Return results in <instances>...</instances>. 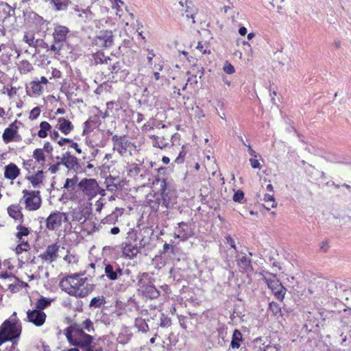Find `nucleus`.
Here are the masks:
<instances>
[{"label": "nucleus", "mask_w": 351, "mask_h": 351, "mask_svg": "<svg viewBox=\"0 0 351 351\" xmlns=\"http://www.w3.org/2000/svg\"><path fill=\"white\" fill-rule=\"evenodd\" d=\"M265 251H269L266 256L267 260L265 259V262L267 264L271 265V272H268L270 276H272V278H269L265 276V282L267 283V285L269 289L271 290V292L274 295L276 300L280 302H282L285 298V293L287 292L286 288H285L280 280L276 277L274 273L280 270L281 267L278 261V258L279 257L278 253L276 249H269L265 250Z\"/></svg>", "instance_id": "obj_1"}, {"label": "nucleus", "mask_w": 351, "mask_h": 351, "mask_svg": "<svg viewBox=\"0 0 351 351\" xmlns=\"http://www.w3.org/2000/svg\"><path fill=\"white\" fill-rule=\"evenodd\" d=\"M80 274L71 275L63 279L60 287L61 289L70 295L83 298L93 290V285L88 282L86 277Z\"/></svg>", "instance_id": "obj_2"}, {"label": "nucleus", "mask_w": 351, "mask_h": 351, "mask_svg": "<svg viewBox=\"0 0 351 351\" xmlns=\"http://www.w3.org/2000/svg\"><path fill=\"white\" fill-rule=\"evenodd\" d=\"M64 335L72 346L81 348L90 346L93 342V337L82 330L79 324H73L64 330Z\"/></svg>", "instance_id": "obj_3"}, {"label": "nucleus", "mask_w": 351, "mask_h": 351, "mask_svg": "<svg viewBox=\"0 0 351 351\" xmlns=\"http://www.w3.org/2000/svg\"><path fill=\"white\" fill-rule=\"evenodd\" d=\"M79 193L86 200H91L100 192L98 182L93 178H83L77 184Z\"/></svg>", "instance_id": "obj_4"}, {"label": "nucleus", "mask_w": 351, "mask_h": 351, "mask_svg": "<svg viewBox=\"0 0 351 351\" xmlns=\"http://www.w3.org/2000/svg\"><path fill=\"white\" fill-rule=\"evenodd\" d=\"M23 198L25 208L29 211H34L39 209L41 206L42 199L39 191L23 190Z\"/></svg>", "instance_id": "obj_5"}, {"label": "nucleus", "mask_w": 351, "mask_h": 351, "mask_svg": "<svg viewBox=\"0 0 351 351\" xmlns=\"http://www.w3.org/2000/svg\"><path fill=\"white\" fill-rule=\"evenodd\" d=\"M20 332L21 330L16 323L5 321L0 328V345L19 337Z\"/></svg>", "instance_id": "obj_6"}, {"label": "nucleus", "mask_w": 351, "mask_h": 351, "mask_svg": "<svg viewBox=\"0 0 351 351\" xmlns=\"http://www.w3.org/2000/svg\"><path fill=\"white\" fill-rule=\"evenodd\" d=\"M69 220L64 213L55 212L49 215L46 220V226L49 230H54L61 226L63 221Z\"/></svg>", "instance_id": "obj_7"}, {"label": "nucleus", "mask_w": 351, "mask_h": 351, "mask_svg": "<svg viewBox=\"0 0 351 351\" xmlns=\"http://www.w3.org/2000/svg\"><path fill=\"white\" fill-rule=\"evenodd\" d=\"M59 249L60 245L57 243L49 245L43 253L39 254L38 257L43 263L51 264L58 258Z\"/></svg>", "instance_id": "obj_8"}, {"label": "nucleus", "mask_w": 351, "mask_h": 351, "mask_svg": "<svg viewBox=\"0 0 351 351\" xmlns=\"http://www.w3.org/2000/svg\"><path fill=\"white\" fill-rule=\"evenodd\" d=\"M48 82V80L43 76L40 80H36L30 82L29 86L26 87L27 95L30 97L39 96L43 90V86Z\"/></svg>", "instance_id": "obj_9"}, {"label": "nucleus", "mask_w": 351, "mask_h": 351, "mask_svg": "<svg viewBox=\"0 0 351 351\" xmlns=\"http://www.w3.org/2000/svg\"><path fill=\"white\" fill-rule=\"evenodd\" d=\"M113 149L119 152L121 156H123L128 149L132 145V143L125 139V136H119L114 135L112 136Z\"/></svg>", "instance_id": "obj_10"}, {"label": "nucleus", "mask_w": 351, "mask_h": 351, "mask_svg": "<svg viewBox=\"0 0 351 351\" xmlns=\"http://www.w3.org/2000/svg\"><path fill=\"white\" fill-rule=\"evenodd\" d=\"M47 315L43 311L40 309L29 310L27 312V318L28 322L32 323L36 326H41L44 324L46 320Z\"/></svg>", "instance_id": "obj_11"}, {"label": "nucleus", "mask_w": 351, "mask_h": 351, "mask_svg": "<svg viewBox=\"0 0 351 351\" xmlns=\"http://www.w3.org/2000/svg\"><path fill=\"white\" fill-rule=\"evenodd\" d=\"M61 163L69 170L76 171L80 168L78 159L70 152H66L62 155Z\"/></svg>", "instance_id": "obj_12"}, {"label": "nucleus", "mask_w": 351, "mask_h": 351, "mask_svg": "<svg viewBox=\"0 0 351 351\" xmlns=\"http://www.w3.org/2000/svg\"><path fill=\"white\" fill-rule=\"evenodd\" d=\"M19 128L15 123H12L4 130L2 134V138L5 143H9L13 141H18L20 138L18 134Z\"/></svg>", "instance_id": "obj_13"}, {"label": "nucleus", "mask_w": 351, "mask_h": 351, "mask_svg": "<svg viewBox=\"0 0 351 351\" xmlns=\"http://www.w3.org/2000/svg\"><path fill=\"white\" fill-rule=\"evenodd\" d=\"M104 269L107 278L110 280H116L123 274V269L116 263L106 264Z\"/></svg>", "instance_id": "obj_14"}, {"label": "nucleus", "mask_w": 351, "mask_h": 351, "mask_svg": "<svg viewBox=\"0 0 351 351\" xmlns=\"http://www.w3.org/2000/svg\"><path fill=\"white\" fill-rule=\"evenodd\" d=\"M70 215L72 221L83 223L86 221L89 213L82 206H77L71 210Z\"/></svg>", "instance_id": "obj_15"}, {"label": "nucleus", "mask_w": 351, "mask_h": 351, "mask_svg": "<svg viewBox=\"0 0 351 351\" xmlns=\"http://www.w3.org/2000/svg\"><path fill=\"white\" fill-rule=\"evenodd\" d=\"M69 32V29L68 27L64 25H56L54 27V32L53 34L54 43L64 45V43L66 41V35Z\"/></svg>", "instance_id": "obj_16"}, {"label": "nucleus", "mask_w": 351, "mask_h": 351, "mask_svg": "<svg viewBox=\"0 0 351 351\" xmlns=\"http://www.w3.org/2000/svg\"><path fill=\"white\" fill-rule=\"evenodd\" d=\"M139 290L145 297L152 300L156 299L160 295L158 290L150 282L142 285Z\"/></svg>", "instance_id": "obj_17"}, {"label": "nucleus", "mask_w": 351, "mask_h": 351, "mask_svg": "<svg viewBox=\"0 0 351 351\" xmlns=\"http://www.w3.org/2000/svg\"><path fill=\"white\" fill-rule=\"evenodd\" d=\"M237 261L238 266L242 271H248L252 269L251 261L245 253L238 254Z\"/></svg>", "instance_id": "obj_18"}, {"label": "nucleus", "mask_w": 351, "mask_h": 351, "mask_svg": "<svg viewBox=\"0 0 351 351\" xmlns=\"http://www.w3.org/2000/svg\"><path fill=\"white\" fill-rule=\"evenodd\" d=\"M179 5L182 8V10L186 13V17L191 18L192 23H195L194 15L195 14V8L193 2L191 1H186L185 3L180 1Z\"/></svg>", "instance_id": "obj_19"}, {"label": "nucleus", "mask_w": 351, "mask_h": 351, "mask_svg": "<svg viewBox=\"0 0 351 351\" xmlns=\"http://www.w3.org/2000/svg\"><path fill=\"white\" fill-rule=\"evenodd\" d=\"M58 129L65 135L69 134L73 130L72 123L64 117H60L58 120Z\"/></svg>", "instance_id": "obj_20"}, {"label": "nucleus", "mask_w": 351, "mask_h": 351, "mask_svg": "<svg viewBox=\"0 0 351 351\" xmlns=\"http://www.w3.org/2000/svg\"><path fill=\"white\" fill-rule=\"evenodd\" d=\"M20 173V169L14 164L10 163L5 167L4 176L6 178L10 180H14Z\"/></svg>", "instance_id": "obj_21"}, {"label": "nucleus", "mask_w": 351, "mask_h": 351, "mask_svg": "<svg viewBox=\"0 0 351 351\" xmlns=\"http://www.w3.org/2000/svg\"><path fill=\"white\" fill-rule=\"evenodd\" d=\"M123 63L117 61L113 63L110 69L112 73L120 74L119 79L125 77L128 75V72L125 70L122 69Z\"/></svg>", "instance_id": "obj_22"}, {"label": "nucleus", "mask_w": 351, "mask_h": 351, "mask_svg": "<svg viewBox=\"0 0 351 351\" xmlns=\"http://www.w3.org/2000/svg\"><path fill=\"white\" fill-rule=\"evenodd\" d=\"M50 3L56 11H62L66 10L71 2L69 0H51Z\"/></svg>", "instance_id": "obj_23"}, {"label": "nucleus", "mask_w": 351, "mask_h": 351, "mask_svg": "<svg viewBox=\"0 0 351 351\" xmlns=\"http://www.w3.org/2000/svg\"><path fill=\"white\" fill-rule=\"evenodd\" d=\"M123 209L116 208L115 210L112 212L110 215H108L104 219V223H116L119 217L123 214Z\"/></svg>", "instance_id": "obj_24"}, {"label": "nucleus", "mask_w": 351, "mask_h": 351, "mask_svg": "<svg viewBox=\"0 0 351 351\" xmlns=\"http://www.w3.org/2000/svg\"><path fill=\"white\" fill-rule=\"evenodd\" d=\"M9 215L14 219H21L23 217L21 207L18 204H12L8 208Z\"/></svg>", "instance_id": "obj_25"}, {"label": "nucleus", "mask_w": 351, "mask_h": 351, "mask_svg": "<svg viewBox=\"0 0 351 351\" xmlns=\"http://www.w3.org/2000/svg\"><path fill=\"white\" fill-rule=\"evenodd\" d=\"M43 171H38L36 174L29 176L28 180L30 181L34 187H38L43 181Z\"/></svg>", "instance_id": "obj_26"}, {"label": "nucleus", "mask_w": 351, "mask_h": 351, "mask_svg": "<svg viewBox=\"0 0 351 351\" xmlns=\"http://www.w3.org/2000/svg\"><path fill=\"white\" fill-rule=\"evenodd\" d=\"M51 130V125L47 121H42L40 123V130L38 132V136L44 138H46L48 135V132Z\"/></svg>", "instance_id": "obj_27"}, {"label": "nucleus", "mask_w": 351, "mask_h": 351, "mask_svg": "<svg viewBox=\"0 0 351 351\" xmlns=\"http://www.w3.org/2000/svg\"><path fill=\"white\" fill-rule=\"evenodd\" d=\"M94 60L96 64H111L112 60L103 52L98 51L94 55Z\"/></svg>", "instance_id": "obj_28"}, {"label": "nucleus", "mask_w": 351, "mask_h": 351, "mask_svg": "<svg viewBox=\"0 0 351 351\" xmlns=\"http://www.w3.org/2000/svg\"><path fill=\"white\" fill-rule=\"evenodd\" d=\"M150 138L154 139L153 145L156 147L163 149L168 145L167 141L163 136L152 135Z\"/></svg>", "instance_id": "obj_29"}, {"label": "nucleus", "mask_w": 351, "mask_h": 351, "mask_svg": "<svg viewBox=\"0 0 351 351\" xmlns=\"http://www.w3.org/2000/svg\"><path fill=\"white\" fill-rule=\"evenodd\" d=\"M242 340V335L241 332L235 330L233 332L232 339L231 341V346L232 348H239L240 347V342Z\"/></svg>", "instance_id": "obj_30"}, {"label": "nucleus", "mask_w": 351, "mask_h": 351, "mask_svg": "<svg viewBox=\"0 0 351 351\" xmlns=\"http://www.w3.org/2000/svg\"><path fill=\"white\" fill-rule=\"evenodd\" d=\"M106 303L105 298L103 295H99L92 298L90 302L89 306L90 308H100Z\"/></svg>", "instance_id": "obj_31"}, {"label": "nucleus", "mask_w": 351, "mask_h": 351, "mask_svg": "<svg viewBox=\"0 0 351 351\" xmlns=\"http://www.w3.org/2000/svg\"><path fill=\"white\" fill-rule=\"evenodd\" d=\"M78 182V177L74 176L72 178H66L64 184V188L68 191H73Z\"/></svg>", "instance_id": "obj_32"}, {"label": "nucleus", "mask_w": 351, "mask_h": 351, "mask_svg": "<svg viewBox=\"0 0 351 351\" xmlns=\"http://www.w3.org/2000/svg\"><path fill=\"white\" fill-rule=\"evenodd\" d=\"M50 304L51 300L49 299L42 297L36 303L35 308L40 309V311H43V309L49 306Z\"/></svg>", "instance_id": "obj_33"}, {"label": "nucleus", "mask_w": 351, "mask_h": 351, "mask_svg": "<svg viewBox=\"0 0 351 351\" xmlns=\"http://www.w3.org/2000/svg\"><path fill=\"white\" fill-rule=\"evenodd\" d=\"M34 158L38 162H44L46 157L42 149L37 148L33 152Z\"/></svg>", "instance_id": "obj_34"}, {"label": "nucleus", "mask_w": 351, "mask_h": 351, "mask_svg": "<svg viewBox=\"0 0 351 351\" xmlns=\"http://www.w3.org/2000/svg\"><path fill=\"white\" fill-rule=\"evenodd\" d=\"M265 202L267 203V206L265 205V210H269L270 209L269 206L274 208L277 206V203L271 195L265 194Z\"/></svg>", "instance_id": "obj_35"}, {"label": "nucleus", "mask_w": 351, "mask_h": 351, "mask_svg": "<svg viewBox=\"0 0 351 351\" xmlns=\"http://www.w3.org/2000/svg\"><path fill=\"white\" fill-rule=\"evenodd\" d=\"M268 312L272 313L274 315L281 314V308L279 304L274 302H269Z\"/></svg>", "instance_id": "obj_36"}, {"label": "nucleus", "mask_w": 351, "mask_h": 351, "mask_svg": "<svg viewBox=\"0 0 351 351\" xmlns=\"http://www.w3.org/2000/svg\"><path fill=\"white\" fill-rule=\"evenodd\" d=\"M30 249L29 244L27 241H21L16 247L15 251L17 254H20L23 252H27Z\"/></svg>", "instance_id": "obj_37"}, {"label": "nucleus", "mask_w": 351, "mask_h": 351, "mask_svg": "<svg viewBox=\"0 0 351 351\" xmlns=\"http://www.w3.org/2000/svg\"><path fill=\"white\" fill-rule=\"evenodd\" d=\"M100 38H102L104 40L110 41V44L113 43V35L112 31H102L98 35Z\"/></svg>", "instance_id": "obj_38"}, {"label": "nucleus", "mask_w": 351, "mask_h": 351, "mask_svg": "<svg viewBox=\"0 0 351 351\" xmlns=\"http://www.w3.org/2000/svg\"><path fill=\"white\" fill-rule=\"evenodd\" d=\"M80 328H82V330H85L88 332L94 331L93 323L90 319H87L84 321L80 325Z\"/></svg>", "instance_id": "obj_39"}, {"label": "nucleus", "mask_w": 351, "mask_h": 351, "mask_svg": "<svg viewBox=\"0 0 351 351\" xmlns=\"http://www.w3.org/2000/svg\"><path fill=\"white\" fill-rule=\"evenodd\" d=\"M1 94H5L7 93L8 97L10 99L13 98L17 93V89L15 87H5L4 86L3 88L1 90Z\"/></svg>", "instance_id": "obj_40"}, {"label": "nucleus", "mask_w": 351, "mask_h": 351, "mask_svg": "<svg viewBox=\"0 0 351 351\" xmlns=\"http://www.w3.org/2000/svg\"><path fill=\"white\" fill-rule=\"evenodd\" d=\"M17 230L18 232L16 233V237L19 239L20 241L23 237L27 236L29 233V230L26 227L22 226H18Z\"/></svg>", "instance_id": "obj_41"}, {"label": "nucleus", "mask_w": 351, "mask_h": 351, "mask_svg": "<svg viewBox=\"0 0 351 351\" xmlns=\"http://www.w3.org/2000/svg\"><path fill=\"white\" fill-rule=\"evenodd\" d=\"M64 261L69 265H74L78 262V258L73 254L69 252L64 257Z\"/></svg>", "instance_id": "obj_42"}, {"label": "nucleus", "mask_w": 351, "mask_h": 351, "mask_svg": "<svg viewBox=\"0 0 351 351\" xmlns=\"http://www.w3.org/2000/svg\"><path fill=\"white\" fill-rule=\"evenodd\" d=\"M114 180L115 178H112V176L106 178V183L107 190L112 191L117 189V184L114 183Z\"/></svg>", "instance_id": "obj_43"}, {"label": "nucleus", "mask_w": 351, "mask_h": 351, "mask_svg": "<svg viewBox=\"0 0 351 351\" xmlns=\"http://www.w3.org/2000/svg\"><path fill=\"white\" fill-rule=\"evenodd\" d=\"M196 49L199 51L202 54H209L210 53V49H208V46L206 43H202V42H199L196 47Z\"/></svg>", "instance_id": "obj_44"}, {"label": "nucleus", "mask_w": 351, "mask_h": 351, "mask_svg": "<svg viewBox=\"0 0 351 351\" xmlns=\"http://www.w3.org/2000/svg\"><path fill=\"white\" fill-rule=\"evenodd\" d=\"M95 45H97L99 47H109L112 45L110 44V41L104 40L102 38H100L99 36H97L95 40Z\"/></svg>", "instance_id": "obj_45"}, {"label": "nucleus", "mask_w": 351, "mask_h": 351, "mask_svg": "<svg viewBox=\"0 0 351 351\" xmlns=\"http://www.w3.org/2000/svg\"><path fill=\"white\" fill-rule=\"evenodd\" d=\"M129 173L132 176H138L141 173V167L138 165H132L129 168Z\"/></svg>", "instance_id": "obj_46"}, {"label": "nucleus", "mask_w": 351, "mask_h": 351, "mask_svg": "<svg viewBox=\"0 0 351 351\" xmlns=\"http://www.w3.org/2000/svg\"><path fill=\"white\" fill-rule=\"evenodd\" d=\"M40 108L39 107H35L34 108L30 113H29V118L31 119V120H34L38 118V117L40 115Z\"/></svg>", "instance_id": "obj_47"}, {"label": "nucleus", "mask_w": 351, "mask_h": 351, "mask_svg": "<svg viewBox=\"0 0 351 351\" xmlns=\"http://www.w3.org/2000/svg\"><path fill=\"white\" fill-rule=\"evenodd\" d=\"M244 198V193L242 191L238 190L236 191L233 195V200L234 202H241V200Z\"/></svg>", "instance_id": "obj_48"}, {"label": "nucleus", "mask_w": 351, "mask_h": 351, "mask_svg": "<svg viewBox=\"0 0 351 351\" xmlns=\"http://www.w3.org/2000/svg\"><path fill=\"white\" fill-rule=\"evenodd\" d=\"M62 165V163H61V160L58 162H57L56 164H54L51 166H50L48 169V171L51 173H56V172H58L59 170H60V167Z\"/></svg>", "instance_id": "obj_49"}, {"label": "nucleus", "mask_w": 351, "mask_h": 351, "mask_svg": "<svg viewBox=\"0 0 351 351\" xmlns=\"http://www.w3.org/2000/svg\"><path fill=\"white\" fill-rule=\"evenodd\" d=\"M186 154V153L184 150L182 149V151H180L178 156L175 160V162L178 164L182 163L184 162Z\"/></svg>", "instance_id": "obj_50"}, {"label": "nucleus", "mask_w": 351, "mask_h": 351, "mask_svg": "<svg viewBox=\"0 0 351 351\" xmlns=\"http://www.w3.org/2000/svg\"><path fill=\"white\" fill-rule=\"evenodd\" d=\"M165 77L160 75L159 72H153V76L151 77L150 85L153 83V80L159 81L165 80Z\"/></svg>", "instance_id": "obj_51"}, {"label": "nucleus", "mask_w": 351, "mask_h": 351, "mask_svg": "<svg viewBox=\"0 0 351 351\" xmlns=\"http://www.w3.org/2000/svg\"><path fill=\"white\" fill-rule=\"evenodd\" d=\"M223 71L228 74H232L234 73V68L230 63H226L223 66Z\"/></svg>", "instance_id": "obj_52"}, {"label": "nucleus", "mask_w": 351, "mask_h": 351, "mask_svg": "<svg viewBox=\"0 0 351 351\" xmlns=\"http://www.w3.org/2000/svg\"><path fill=\"white\" fill-rule=\"evenodd\" d=\"M44 152L47 154H51L53 150V146L51 145L49 142H46L44 144L43 149H42Z\"/></svg>", "instance_id": "obj_53"}, {"label": "nucleus", "mask_w": 351, "mask_h": 351, "mask_svg": "<svg viewBox=\"0 0 351 351\" xmlns=\"http://www.w3.org/2000/svg\"><path fill=\"white\" fill-rule=\"evenodd\" d=\"M63 45L54 43L53 45H51L49 49L51 51H54L56 53H59L60 50L62 49Z\"/></svg>", "instance_id": "obj_54"}, {"label": "nucleus", "mask_w": 351, "mask_h": 351, "mask_svg": "<svg viewBox=\"0 0 351 351\" xmlns=\"http://www.w3.org/2000/svg\"><path fill=\"white\" fill-rule=\"evenodd\" d=\"M23 40L27 43L29 45L32 46L34 44V38L32 36L25 35Z\"/></svg>", "instance_id": "obj_55"}, {"label": "nucleus", "mask_w": 351, "mask_h": 351, "mask_svg": "<svg viewBox=\"0 0 351 351\" xmlns=\"http://www.w3.org/2000/svg\"><path fill=\"white\" fill-rule=\"evenodd\" d=\"M70 147L71 148L75 149V150L76 151L77 153H78V154L82 153V151L81 148L79 147V145L77 143L73 142V141L71 143Z\"/></svg>", "instance_id": "obj_56"}, {"label": "nucleus", "mask_w": 351, "mask_h": 351, "mask_svg": "<svg viewBox=\"0 0 351 351\" xmlns=\"http://www.w3.org/2000/svg\"><path fill=\"white\" fill-rule=\"evenodd\" d=\"M72 142V140L70 139V138H60L58 141V144L60 146H62L64 145L66 143H71Z\"/></svg>", "instance_id": "obj_57"}, {"label": "nucleus", "mask_w": 351, "mask_h": 351, "mask_svg": "<svg viewBox=\"0 0 351 351\" xmlns=\"http://www.w3.org/2000/svg\"><path fill=\"white\" fill-rule=\"evenodd\" d=\"M104 206V203L100 199L97 201L95 203V210L97 212H100L102 210Z\"/></svg>", "instance_id": "obj_58"}, {"label": "nucleus", "mask_w": 351, "mask_h": 351, "mask_svg": "<svg viewBox=\"0 0 351 351\" xmlns=\"http://www.w3.org/2000/svg\"><path fill=\"white\" fill-rule=\"evenodd\" d=\"M163 69V64H154L153 67V72H159L162 71Z\"/></svg>", "instance_id": "obj_59"}, {"label": "nucleus", "mask_w": 351, "mask_h": 351, "mask_svg": "<svg viewBox=\"0 0 351 351\" xmlns=\"http://www.w3.org/2000/svg\"><path fill=\"white\" fill-rule=\"evenodd\" d=\"M328 241H324L322 242L320 245V250L326 252L328 249Z\"/></svg>", "instance_id": "obj_60"}, {"label": "nucleus", "mask_w": 351, "mask_h": 351, "mask_svg": "<svg viewBox=\"0 0 351 351\" xmlns=\"http://www.w3.org/2000/svg\"><path fill=\"white\" fill-rule=\"evenodd\" d=\"M226 241H227V243H228L232 248H233L234 250H236V245L234 243V240L232 239V238L230 236L227 237H226Z\"/></svg>", "instance_id": "obj_61"}, {"label": "nucleus", "mask_w": 351, "mask_h": 351, "mask_svg": "<svg viewBox=\"0 0 351 351\" xmlns=\"http://www.w3.org/2000/svg\"><path fill=\"white\" fill-rule=\"evenodd\" d=\"M270 91V94H269V96H270V101L273 104H276V99L275 98V96H276V93L275 90H274L272 93H271V90H269Z\"/></svg>", "instance_id": "obj_62"}, {"label": "nucleus", "mask_w": 351, "mask_h": 351, "mask_svg": "<svg viewBox=\"0 0 351 351\" xmlns=\"http://www.w3.org/2000/svg\"><path fill=\"white\" fill-rule=\"evenodd\" d=\"M250 163L252 168H257L260 167V162L256 159H250Z\"/></svg>", "instance_id": "obj_63"}, {"label": "nucleus", "mask_w": 351, "mask_h": 351, "mask_svg": "<svg viewBox=\"0 0 351 351\" xmlns=\"http://www.w3.org/2000/svg\"><path fill=\"white\" fill-rule=\"evenodd\" d=\"M50 137L53 139V140H56L59 137V133L58 131H56V130H53V131H50Z\"/></svg>", "instance_id": "obj_64"}]
</instances>
